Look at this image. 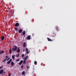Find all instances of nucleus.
<instances>
[{
    "label": "nucleus",
    "mask_w": 76,
    "mask_h": 76,
    "mask_svg": "<svg viewBox=\"0 0 76 76\" xmlns=\"http://www.w3.org/2000/svg\"><path fill=\"white\" fill-rule=\"evenodd\" d=\"M47 39H48V41H51V39H50L49 38H48Z\"/></svg>",
    "instance_id": "nucleus-19"
},
{
    "label": "nucleus",
    "mask_w": 76,
    "mask_h": 76,
    "mask_svg": "<svg viewBox=\"0 0 76 76\" xmlns=\"http://www.w3.org/2000/svg\"><path fill=\"white\" fill-rule=\"evenodd\" d=\"M23 63H24V64H25V63H26V60H24L23 61Z\"/></svg>",
    "instance_id": "nucleus-21"
},
{
    "label": "nucleus",
    "mask_w": 76,
    "mask_h": 76,
    "mask_svg": "<svg viewBox=\"0 0 76 76\" xmlns=\"http://www.w3.org/2000/svg\"><path fill=\"white\" fill-rule=\"evenodd\" d=\"M23 35H25V31H23Z\"/></svg>",
    "instance_id": "nucleus-17"
},
{
    "label": "nucleus",
    "mask_w": 76,
    "mask_h": 76,
    "mask_svg": "<svg viewBox=\"0 0 76 76\" xmlns=\"http://www.w3.org/2000/svg\"><path fill=\"white\" fill-rule=\"evenodd\" d=\"M23 65H22L21 67V69H22V68H23Z\"/></svg>",
    "instance_id": "nucleus-30"
},
{
    "label": "nucleus",
    "mask_w": 76,
    "mask_h": 76,
    "mask_svg": "<svg viewBox=\"0 0 76 76\" xmlns=\"http://www.w3.org/2000/svg\"><path fill=\"white\" fill-rule=\"evenodd\" d=\"M24 57L23 58H24Z\"/></svg>",
    "instance_id": "nucleus-37"
},
{
    "label": "nucleus",
    "mask_w": 76,
    "mask_h": 76,
    "mask_svg": "<svg viewBox=\"0 0 76 76\" xmlns=\"http://www.w3.org/2000/svg\"><path fill=\"white\" fill-rule=\"evenodd\" d=\"M3 66H1V67H0V69H2V68H3Z\"/></svg>",
    "instance_id": "nucleus-28"
},
{
    "label": "nucleus",
    "mask_w": 76,
    "mask_h": 76,
    "mask_svg": "<svg viewBox=\"0 0 76 76\" xmlns=\"http://www.w3.org/2000/svg\"><path fill=\"white\" fill-rule=\"evenodd\" d=\"M28 58V56H26V57H25V58L24 59L25 60H26V59Z\"/></svg>",
    "instance_id": "nucleus-14"
},
{
    "label": "nucleus",
    "mask_w": 76,
    "mask_h": 76,
    "mask_svg": "<svg viewBox=\"0 0 76 76\" xmlns=\"http://www.w3.org/2000/svg\"><path fill=\"white\" fill-rule=\"evenodd\" d=\"M18 32L20 34V33L22 32V29H20L18 31Z\"/></svg>",
    "instance_id": "nucleus-12"
},
{
    "label": "nucleus",
    "mask_w": 76,
    "mask_h": 76,
    "mask_svg": "<svg viewBox=\"0 0 76 76\" xmlns=\"http://www.w3.org/2000/svg\"><path fill=\"white\" fill-rule=\"evenodd\" d=\"M11 66H13L15 65V63H14L13 61H12L11 63Z\"/></svg>",
    "instance_id": "nucleus-7"
},
{
    "label": "nucleus",
    "mask_w": 76,
    "mask_h": 76,
    "mask_svg": "<svg viewBox=\"0 0 76 76\" xmlns=\"http://www.w3.org/2000/svg\"><path fill=\"white\" fill-rule=\"evenodd\" d=\"M17 50V46H14V47L12 48V50L14 51H15L16 50Z\"/></svg>",
    "instance_id": "nucleus-1"
},
{
    "label": "nucleus",
    "mask_w": 76,
    "mask_h": 76,
    "mask_svg": "<svg viewBox=\"0 0 76 76\" xmlns=\"http://www.w3.org/2000/svg\"><path fill=\"white\" fill-rule=\"evenodd\" d=\"M4 73H5V72H4Z\"/></svg>",
    "instance_id": "nucleus-35"
},
{
    "label": "nucleus",
    "mask_w": 76,
    "mask_h": 76,
    "mask_svg": "<svg viewBox=\"0 0 76 76\" xmlns=\"http://www.w3.org/2000/svg\"><path fill=\"white\" fill-rule=\"evenodd\" d=\"M23 63V60H21L19 64V65H21Z\"/></svg>",
    "instance_id": "nucleus-9"
},
{
    "label": "nucleus",
    "mask_w": 76,
    "mask_h": 76,
    "mask_svg": "<svg viewBox=\"0 0 76 76\" xmlns=\"http://www.w3.org/2000/svg\"><path fill=\"white\" fill-rule=\"evenodd\" d=\"M12 53V49H10L9 51V54H11Z\"/></svg>",
    "instance_id": "nucleus-20"
},
{
    "label": "nucleus",
    "mask_w": 76,
    "mask_h": 76,
    "mask_svg": "<svg viewBox=\"0 0 76 76\" xmlns=\"http://www.w3.org/2000/svg\"><path fill=\"white\" fill-rule=\"evenodd\" d=\"M20 60V59H18L17 60H16V61H19Z\"/></svg>",
    "instance_id": "nucleus-27"
},
{
    "label": "nucleus",
    "mask_w": 76,
    "mask_h": 76,
    "mask_svg": "<svg viewBox=\"0 0 76 76\" xmlns=\"http://www.w3.org/2000/svg\"><path fill=\"white\" fill-rule=\"evenodd\" d=\"M6 58L3 61H2V62L3 63H4V61H6Z\"/></svg>",
    "instance_id": "nucleus-22"
},
{
    "label": "nucleus",
    "mask_w": 76,
    "mask_h": 76,
    "mask_svg": "<svg viewBox=\"0 0 76 76\" xmlns=\"http://www.w3.org/2000/svg\"><path fill=\"white\" fill-rule=\"evenodd\" d=\"M11 75V73H10L8 75V76H10Z\"/></svg>",
    "instance_id": "nucleus-31"
},
{
    "label": "nucleus",
    "mask_w": 76,
    "mask_h": 76,
    "mask_svg": "<svg viewBox=\"0 0 76 76\" xmlns=\"http://www.w3.org/2000/svg\"><path fill=\"white\" fill-rule=\"evenodd\" d=\"M19 54H17V56H16V57H19Z\"/></svg>",
    "instance_id": "nucleus-26"
},
{
    "label": "nucleus",
    "mask_w": 76,
    "mask_h": 76,
    "mask_svg": "<svg viewBox=\"0 0 76 76\" xmlns=\"http://www.w3.org/2000/svg\"><path fill=\"white\" fill-rule=\"evenodd\" d=\"M19 25V23H15V26H18Z\"/></svg>",
    "instance_id": "nucleus-10"
},
{
    "label": "nucleus",
    "mask_w": 76,
    "mask_h": 76,
    "mask_svg": "<svg viewBox=\"0 0 76 76\" xmlns=\"http://www.w3.org/2000/svg\"><path fill=\"white\" fill-rule=\"evenodd\" d=\"M24 57L23 58H24Z\"/></svg>",
    "instance_id": "nucleus-36"
},
{
    "label": "nucleus",
    "mask_w": 76,
    "mask_h": 76,
    "mask_svg": "<svg viewBox=\"0 0 76 76\" xmlns=\"http://www.w3.org/2000/svg\"><path fill=\"white\" fill-rule=\"evenodd\" d=\"M31 36L30 35H28L26 39L28 40H30L31 39Z\"/></svg>",
    "instance_id": "nucleus-3"
},
{
    "label": "nucleus",
    "mask_w": 76,
    "mask_h": 76,
    "mask_svg": "<svg viewBox=\"0 0 76 76\" xmlns=\"http://www.w3.org/2000/svg\"><path fill=\"white\" fill-rule=\"evenodd\" d=\"M6 59H7V58H8V56H6Z\"/></svg>",
    "instance_id": "nucleus-29"
},
{
    "label": "nucleus",
    "mask_w": 76,
    "mask_h": 76,
    "mask_svg": "<svg viewBox=\"0 0 76 76\" xmlns=\"http://www.w3.org/2000/svg\"><path fill=\"white\" fill-rule=\"evenodd\" d=\"M4 72V71H3V69H1L0 71V74L1 75L2 73H3Z\"/></svg>",
    "instance_id": "nucleus-6"
},
{
    "label": "nucleus",
    "mask_w": 76,
    "mask_h": 76,
    "mask_svg": "<svg viewBox=\"0 0 76 76\" xmlns=\"http://www.w3.org/2000/svg\"><path fill=\"white\" fill-rule=\"evenodd\" d=\"M12 58L13 60H14L15 59V55H13L12 56Z\"/></svg>",
    "instance_id": "nucleus-16"
},
{
    "label": "nucleus",
    "mask_w": 76,
    "mask_h": 76,
    "mask_svg": "<svg viewBox=\"0 0 76 76\" xmlns=\"http://www.w3.org/2000/svg\"><path fill=\"white\" fill-rule=\"evenodd\" d=\"M23 51H24V52L25 51V50H24V49L23 50Z\"/></svg>",
    "instance_id": "nucleus-33"
},
{
    "label": "nucleus",
    "mask_w": 76,
    "mask_h": 76,
    "mask_svg": "<svg viewBox=\"0 0 76 76\" xmlns=\"http://www.w3.org/2000/svg\"><path fill=\"white\" fill-rule=\"evenodd\" d=\"M17 52H18V53H20V48L18 47L17 50Z\"/></svg>",
    "instance_id": "nucleus-5"
},
{
    "label": "nucleus",
    "mask_w": 76,
    "mask_h": 76,
    "mask_svg": "<svg viewBox=\"0 0 76 76\" xmlns=\"http://www.w3.org/2000/svg\"><path fill=\"white\" fill-rule=\"evenodd\" d=\"M37 61H34V64H35V65H37Z\"/></svg>",
    "instance_id": "nucleus-18"
},
{
    "label": "nucleus",
    "mask_w": 76,
    "mask_h": 76,
    "mask_svg": "<svg viewBox=\"0 0 76 76\" xmlns=\"http://www.w3.org/2000/svg\"><path fill=\"white\" fill-rule=\"evenodd\" d=\"M15 31H18V28H17L16 27H15Z\"/></svg>",
    "instance_id": "nucleus-23"
},
{
    "label": "nucleus",
    "mask_w": 76,
    "mask_h": 76,
    "mask_svg": "<svg viewBox=\"0 0 76 76\" xmlns=\"http://www.w3.org/2000/svg\"><path fill=\"white\" fill-rule=\"evenodd\" d=\"M26 50L27 54H29V52H30V50H28V48H26Z\"/></svg>",
    "instance_id": "nucleus-4"
},
{
    "label": "nucleus",
    "mask_w": 76,
    "mask_h": 76,
    "mask_svg": "<svg viewBox=\"0 0 76 76\" xmlns=\"http://www.w3.org/2000/svg\"><path fill=\"white\" fill-rule=\"evenodd\" d=\"M4 51L3 50H2L0 52V54H2L4 53Z\"/></svg>",
    "instance_id": "nucleus-8"
},
{
    "label": "nucleus",
    "mask_w": 76,
    "mask_h": 76,
    "mask_svg": "<svg viewBox=\"0 0 76 76\" xmlns=\"http://www.w3.org/2000/svg\"><path fill=\"white\" fill-rule=\"evenodd\" d=\"M58 28H57V29H58Z\"/></svg>",
    "instance_id": "nucleus-38"
},
{
    "label": "nucleus",
    "mask_w": 76,
    "mask_h": 76,
    "mask_svg": "<svg viewBox=\"0 0 76 76\" xmlns=\"http://www.w3.org/2000/svg\"><path fill=\"white\" fill-rule=\"evenodd\" d=\"M24 55H24V54H23L21 56V57H24Z\"/></svg>",
    "instance_id": "nucleus-24"
},
{
    "label": "nucleus",
    "mask_w": 76,
    "mask_h": 76,
    "mask_svg": "<svg viewBox=\"0 0 76 76\" xmlns=\"http://www.w3.org/2000/svg\"><path fill=\"white\" fill-rule=\"evenodd\" d=\"M29 66H28V67H27V68H29Z\"/></svg>",
    "instance_id": "nucleus-34"
},
{
    "label": "nucleus",
    "mask_w": 76,
    "mask_h": 76,
    "mask_svg": "<svg viewBox=\"0 0 76 76\" xmlns=\"http://www.w3.org/2000/svg\"><path fill=\"white\" fill-rule=\"evenodd\" d=\"M26 42H24V44L23 45V47H25V46H26Z\"/></svg>",
    "instance_id": "nucleus-11"
},
{
    "label": "nucleus",
    "mask_w": 76,
    "mask_h": 76,
    "mask_svg": "<svg viewBox=\"0 0 76 76\" xmlns=\"http://www.w3.org/2000/svg\"><path fill=\"white\" fill-rule=\"evenodd\" d=\"M0 42H1V39H0Z\"/></svg>",
    "instance_id": "nucleus-32"
},
{
    "label": "nucleus",
    "mask_w": 76,
    "mask_h": 76,
    "mask_svg": "<svg viewBox=\"0 0 76 76\" xmlns=\"http://www.w3.org/2000/svg\"><path fill=\"white\" fill-rule=\"evenodd\" d=\"M25 72L24 71H23L22 72V75H23V76L25 75Z\"/></svg>",
    "instance_id": "nucleus-15"
},
{
    "label": "nucleus",
    "mask_w": 76,
    "mask_h": 76,
    "mask_svg": "<svg viewBox=\"0 0 76 76\" xmlns=\"http://www.w3.org/2000/svg\"><path fill=\"white\" fill-rule=\"evenodd\" d=\"M4 36H2L1 37V39L2 40H4Z\"/></svg>",
    "instance_id": "nucleus-13"
},
{
    "label": "nucleus",
    "mask_w": 76,
    "mask_h": 76,
    "mask_svg": "<svg viewBox=\"0 0 76 76\" xmlns=\"http://www.w3.org/2000/svg\"><path fill=\"white\" fill-rule=\"evenodd\" d=\"M12 59H10L9 61H8L7 62V64H10V63H11V62L12 61Z\"/></svg>",
    "instance_id": "nucleus-2"
},
{
    "label": "nucleus",
    "mask_w": 76,
    "mask_h": 76,
    "mask_svg": "<svg viewBox=\"0 0 76 76\" xmlns=\"http://www.w3.org/2000/svg\"><path fill=\"white\" fill-rule=\"evenodd\" d=\"M10 58V57H9L7 59V61H9V59Z\"/></svg>",
    "instance_id": "nucleus-25"
}]
</instances>
